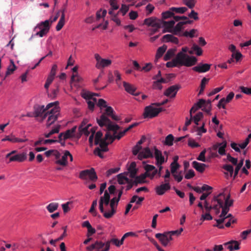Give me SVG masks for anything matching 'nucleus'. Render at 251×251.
I'll use <instances>...</instances> for the list:
<instances>
[{"instance_id":"f257e3e1","label":"nucleus","mask_w":251,"mask_h":251,"mask_svg":"<svg viewBox=\"0 0 251 251\" xmlns=\"http://www.w3.org/2000/svg\"><path fill=\"white\" fill-rule=\"evenodd\" d=\"M108 117H111L113 120L118 121L121 120L120 118L115 114V112L111 106H107L105 112L103 113L96 120L98 124L101 127H105L106 131H112L116 134L117 131L120 129V127L117 124H114L109 119Z\"/></svg>"},{"instance_id":"f03ea898","label":"nucleus","mask_w":251,"mask_h":251,"mask_svg":"<svg viewBox=\"0 0 251 251\" xmlns=\"http://www.w3.org/2000/svg\"><path fill=\"white\" fill-rule=\"evenodd\" d=\"M185 55L181 53H178L176 57L172 61L168 62L166 63V67L168 68H172L177 67V66H185L186 67H191L193 66V64L190 63V60L183 61L182 59Z\"/></svg>"},{"instance_id":"7ed1b4c3","label":"nucleus","mask_w":251,"mask_h":251,"mask_svg":"<svg viewBox=\"0 0 251 251\" xmlns=\"http://www.w3.org/2000/svg\"><path fill=\"white\" fill-rule=\"evenodd\" d=\"M138 123H134L133 124L130 125L127 128H126L124 131L120 132L118 135H116V134L114 133V135H112L110 133V131H106V139H110V143H112L115 139H117L120 140L123 136L125 135L126 132L130 130L132 128L138 125Z\"/></svg>"},{"instance_id":"20e7f679","label":"nucleus","mask_w":251,"mask_h":251,"mask_svg":"<svg viewBox=\"0 0 251 251\" xmlns=\"http://www.w3.org/2000/svg\"><path fill=\"white\" fill-rule=\"evenodd\" d=\"M151 105L146 106L145 108L143 116L144 118H152L158 115L163 110L162 108H154Z\"/></svg>"},{"instance_id":"39448f33","label":"nucleus","mask_w":251,"mask_h":251,"mask_svg":"<svg viewBox=\"0 0 251 251\" xmlns=\"http://www.w3.org/2000/svg\"><path fill=\"white\" fill-rule=\"evenodd\" d=\"M87 177H88L93 182L97 181L98 177L95 169L93 168H91L90 169L85 170L80 172V178L82 179H86Z\"/></svg>"},{"instance_id":"423d86ee","label":"nucleus","mask_w":251,"mask_h":251,"mask_svg":"<svg viewBox=\"0 0 251 251\" xmlns=\"http://www.w3.org/2000/svg\"><path fill=\"white\" fill-rule=\"evenodd\" d=\"M158 169H157L155 166L152 165L147 164L144 166V169L147 172H149L151 175V179H152L155 176V175H157L158 177L161 176V171L163 169L162 165H156Z\"/></svg>"},{"instance_id":"0eeeda50","label":"nucleus","mask_w":251,"mask_h":251,"mask_svg":"<svg viewBox=\"0 0 251 251\" xmlns=\"http://www.w3.org/2000/svg\"><path fill=\"white\" fill-rule=\"evenodd\" d=\"M48 113L49 111H47L44 105L37 104L34 106V116L36 118H41V122L47 117Z\"/></svg>"},{"instance_id":"6e6552de","label":"nucleus","mask_w":251,"mask_h":251,"mask_svg":"<svg viewBox=\"0 0 251 251\" xmlns=\"http://www.w3.org/2000/svg\"><path fill=\"white\" fill-rule=\"evenodd\" d=\"M59 110L56 106L50 109V111L48 113V119L47 121V126L49 127L51 125L53 124L57 119Z\"/></svg>"},{"instance_id":"1a4fd4ad","label":"nucleus","mask_w":251,"mask_h":251,"mask_svg":"<svg viewBox=\"0 0 251 251\" xmlns=\"http://www.w3.org/2000/svg\"><path fill=\"white\" fill-rule=\"evenodd\" d=\"M110 195L107 191H105L104 195L100 198L99 201V209L101 213H103L107 212L104 210L103 205L107 206L110 203Z\"/></svg>"},{"instance_id":"9d476101","label":"nucleus","mask_w":251,"mask_h":251,"mask_svg":"<svg viewBox=\"0 0 251 251\" xmlns=\"http://www.w3.org/2000/svg\"><path fill=\"white\" fill-rule=\"evenodd\" d=\"M118 202L119 201H117L116 197H114L110 200V206L111 208V211H107V212L104 213V217L105 218L109 219L114 215L116 212V208L118 204Z\"/></svg>"},{"instance_id":"9b49d317","label":"nucleus","mask_w":251,"mask_h":251,"mask_svg":"<svg viewBox=\"0 0 251 251\" xmlns=\"http://www.w3.org/2000/svg\"><path fill=\"white\" fill-rule=\"evenodd\" d=\"M110 144V142H105V141H102L100 146V148H97L94 151V153L95 155H98L100 158H103V155L102 152H106L108 151V145Z\"/></svg>"},{"instance_id":"f8f14e48","label":"nucleus","mask_w":251,"mask_h":251,"mask_svg":"<svg viewBox=\"0 0 251 251\" xmlns=\"http://www.w3.org/2000/svg\"><path fill=\"white\" fill-rule=\"evenodd\" d=\"M155 237L158 239L162 245L165 247L167 246L169 242L173 240L172 237L170 236L168 232L164 233H156Z\"/></svg>"},{"instance_id":"ddd939ff","label":"nucleus","mask_w":251,"mask_h":251,"mask_svg":"<svg viewBox=\"0 0 251 251\" xmlns=\"http://www.w3.org/2000/svg\"><path fill=\"white\" fill-rule=\"evenodd\" d=\"M226 141H224L222 143H217L213 145L211 148L208 149V150L217 151V150L218 149V153L221 155H224L226 154L225 149L226 147Z\"/></svg>"},{"instance_id":"4468645a","label":"nucleus","mask_w":251,"mask_h":251,"mask_svg":"<svg viewBox=\"0 0 251 251\" xmlns=\"http://www.w3.org/2000/svg\"><path fill=\"white\" fill-rule=\"evenodd\" d=\"M180 88V86L179 85H172L166 89L164 93V95L167 97L174 98L176 97V95Z\"/></svg>"},{"instance_id":"2eb2a0df","label":"nucleus","mask_w":251,"mask_h":251,"mask_svg":"<svg viewBox=\"0 0 251 251\" xmlns=\"http://www.w3.org/2000/svg\"><path fill=\"white\" fill-rule=\"evenodd\" d=\"M154 155L156 160V165H162L166 161L162 152L155 146L153 147Z\"/></svg>"},{"instance_id":"dca6fc26","label":"nucleus","mask_w":251,"mask_h":251,"mask_svg":"<svg viewBox=\"0 0 251 251\" xmlns=\"http://www.w3.org/2000/svg\"><path fill=\"white\" fill-rule=\"evenodd\" d=\"M27 158V154L26 152H23L18 154L13 155L9 158L8 163L11 162H23Z\"/></svg>"},{"instance_id":"f3484780","label":"nucleus","mask_w":251,"mask_h":251,"mask_svg":"<svg viewBox=\"0 0 251 251\" xmlns=\"http://www.w3.org/2000/svg\"><path fill=\"white\" fill-rule=\"evenodd\" d=\"M210 64L201 63L193 67V70L199 73H203L208 72L210 70Z\"/></svg>"},{"instance_id":"a211bd4d","label":"nucleus","mask_w":251,"mask_h":251,"mask_svg":"<svg viewBox=\"0 0 251 251\" xmlns=\"http://www.w3.org/2000/svg\"><path fill=\"white\" fill-rule=\"evenodd\" d=\"M188 50V48L187 47H183L181 49V51L179 52V53H181L185 55V57H184L182 59L183 61H187V60H190L189 61H190V63L193 64V66L196 64L198 60L196 57L193 56H190L186 54V52H187Z\"/></svg>"},{"instance_id":"6ab92c4d","label":"nucleus","mask_w":251,"mask_h":251,"mask_svg":"<svg viewBox=\"0 0 251 251\" xmlns=\"http://www.w3.org/2000/svg\"><path fill=\"white\" fill-rule=\"evenodd\" d=\"M153 156V153L150 149L149 147H147L139 152L138 158L139 159L142 160L143 158H152Z\"/></svg>"},{"instance_id":"aec40b11","label":"nucleus","mask_w":251,"mask_h":251,"mask_svg":"<svg viewBox=\"0 0 251 251\" xmlns=\"http://www.w3.org/2000/svg\"><path fill=\"white\" fill-rule=\"evenodd\" d=\"M184 23L183 22H178L176 25L171 30H167V31L171 32L173 34L175 35H177L178 36L181 37V31L182 29H183Z\"/></svg>"},{"instance_id":"412c9836","label":"nucleus","mask_w":251,"mask_h":251,"mask_svg":"<svg viewBox=\"0 0 251 251\" xmlns=\"http://www.w3.org/2000/svg\"><path fill=\"white\" fill-rule=\"evenodd\" d=\"M6 141H10L12 143H22L25 142L27 141V139H20L16 137L14 135L11 134L10 135L6 136L5 138L2 139V142H5Z\"/></svg>"},{"instance_id":"4be33fe9","label":"nucleus","mask_w":251,"mask_h":251,"mask_svg":"<svg viewBox=\"0 0 251 251\" xmlns=\"http://www.w3.org/2000/svg\"><path fill=\"white\" fill-rule=\"evenodd\" d=\"M171 189V186H169L167 184H161L155 187V192L158 195H163L165 193Z\"/></svg>"},{"instance_id":"5701e85b","label":"nucleus","mask_w":251,"mask_h":251,"mask_svg":"<svg viewBox=\"0 0 251 251\" xmlns=\"http://www.w3.org/2000/svg\"><path fill=\"white\" fill-rule=\"evenodd\" d=\"M144 24L148 26H151L153 27L160 28L159 23L156 22V19L153 17H150L144 20Z\"/></svg>"},{"instance_id":"b1692460","label":"nucleus","mask_w":251,"mask_h":251,"mask_svg":"<svg viewBox=\"0 0 251 251\" xmlns=\"http://www.w3.org/2000/svg\"><path fill=\"white\" fill-rule=\"evenodd\" d=\"M96 243L97 251H108L109 250V244L107 241L105 243L101 241H96Z\"/></svg>"},{"instance_id":"393cba45","label":"nucleus","mask_w":251,"mask_h":251,"mask_svg":"<svg viewBox=\"0 0 251 251\" xmlns=\"http://www.w3.org/2000/svg\"><path fill=\"white\" fill-rule=\"evenodd\" d=\"M224 245L225 246H227V249H229L230 251L238 250L240 249V243L235 240H231L228 242L225 243Z\"/></svg>"},{"instance_id":"a878e982","label":"nucleus","mask_w":251,"mask_h":251,"mask_svg":"<svg viewBox=\"0 0 251 251\" xmlns=\"http://www.w3.org/2000/svg\"><path fill=\"white\" fill-rule=\"evenodd\" d=\"M162 41L163 42H171L176 44L179 43L178 39L174 36V34H166L163 36Z\"/></svg>"},{"instance_id":"bb28decb","label":"nucleus","mask_w":251,"mask_h":251,"mask_svg":"<svg viewBox=\"0 0 251 251\" xmlns=\"http://www.w3.org/2000/svg\"><path fill=\"white\" fill-rule=\"evenodd\" d=\"M68 155H70V151H65L64 152V155L62 156L60 159H58L56 161V164L63 166H67L68 164L67 158L68 157Z\"/></svg>"},{"instance_id":"cd10ccee","label":"nucleus","mask_w":251,"mask_h":251,"mask_svg":"<svg viewBox=\"0 0 251 251\" xmlns=\"http://www.w3.org/2000/svg\"><path fill=\"white\" fill-rule=\"evenodd\" d=\"M192 166L198 172L202 173L204 171L206 167H207V166L205 164L199 163L196 161H194L192 162Z\"/></svg>"},{"instance_id":"c85d7f7f","label":"nucleus","mask_w":251,"mask_h":251,"mask_svg":"<svg viewBox=\"0 0 251 251\" xmlns=\"http://www.w3.org/2000/svg\"><path fill=\"white\" fill-rule=\"evenodd\" d=\"M102 133L100 131H99L96 133L95 139V145H100V143L103 140L105 141V142H107V140H109L110 141V139H106V134L105 135L104 138L102 139Z\"/></svg>"},{"instance_id":"c756f323","label":"nucleus","mask_w":251,"mask_h":251,"mask_svg":"<svg viewBox=\"0 0 251 251\" xmlns=\"http://www.w3.org/2000/svg\"><path fill=\"white\" fill-rule=\"evenodd\" d=\"M56 142H57V140H54V139L44 140L43 138H39V140L35 142L34 146L41 145L43 144H52V143H54Z\"/></svg>"},{"instance_id":"7c9ffc66","label":"nucleus","mask_w":251,"mask_h":251,"mask_svg":"<svg viewBox=\"0 0 251 251\" xmlns=\"http://www.w3.org/2000/svg\"><path fill=\"white\" fill-rule=\"evenodd\" d=\"M78 67L77 66H75L72 69V71L73 72L74 74L72 75L71 76V82L72 83L73 82H79L81 80V77L78 75L77 71L78 70Z\"/></svg>"},{"instance_id":"2f4dec72","label":"nucleus","mask_w":251,"mask_h":251,"mask_svg":"<svg viewBox=\"0 0 251 251\" xmlns=\"http://www.w3.org/2000/svg\"><path fill=\"white\" fill-rule=\"evenodd\" d=\"M125 174L127 175V173H121L117 176V180L119 184L123 185L129 182V179L125 176Z\"/></svg>"},{"instance_id":"473e14b6","label":"nucleus","mask_w":251,"mask_h":251,"mask_svg":"<svg viewBox=\"0 0 251 251\" xmlns=\"http://www.w3.org/2000/svg\"><path fill=\"white\" fill-rule=\"evenodd\" d=\"M136 167V163L134 162H133L130 164L128 168V173H129V176L131 178H134L135 177V176H136L137 169Z\"/></svg>"},{"instance_id":"72a5a7b5","label":"nucleus","mask_w":251,"mask_h":251,"mask_svg":"<svg viewBox=\"0 0 251 251\" xmlns=\"http://www.w3.org/2000/svg\"><path fill=\"white\" fill-rule=\"evenodd\" d=\"M147 177H149L150 178H151V175L149 172H147V171H146V172L145 173L142 174L139 176H135V177H134L133 178H136L137 181L141 184L145 182V179Z\"/></svg>"},{"instance_id":"f704fd0d","label":"nucleus","mask_w":251,"mask_h":251,"mask_svg":"<svg viewBox=\"0 0 251 251\" xmlns=\"http://www.w3.org/2000/svg\"><path fill=\"white\" fill-rule=\"evenodd\" d=\"M111 60L110 59H102L100 63H97L96 67L98 69H100L109 66L111 64Z\"/></svg>"},{"instance_id":"c9c22d12","label":"nucleus","mask_w":251,"mask_h":251,"mask_svg":"<svg viewBox=\"0 0 251 251\" xmlns=\"http://www.w3.org/2000/svg\"><path fill=\"white\" fill-rule=\"evenodd\" d=\"M123 85L125 90L130 94H134V92L136 90V88L135 86L125 81L123 82Z\"/></svg>"},{"instance_id":"e433bc0d","label":"nucleus","mask_w":251,"mask_h":251,"mask_svg":"<svg viewBox=\"0 0 251 251\" xmlns=\"http://www.w3.org/2000/svg\"><path fill=\"white\" fill-rule=\"evenodd\" d=\"M167 49V46L165 45H163L157 49L155 59V62L157 61L158 58H160L163 55Z\"/></svg>"},{"instance_id":"4c0bfd02","label":"nucleus","mask_w":251,"mask_h":251,"mask_svg":"<svg viewBox=\"0 0 251 251\" xmlns=\"http://www.w3.org/2000/svg\"><path fill=\"white\" fill-rule=\"evenodd\" d=\"M76 126H74L71 129L67 130L64 133V140L73 137L75 132Z\"/></svg>"},{"instance_id":"58836bf2","label":"nucleus","mask_w":251,"mask_h":251,"mask_svg":"<svg viewBox=\"0 0 251 251\" xmlns=\"http://www.w3.org/2000/svg\"><path fill=\"white\" fill-rule=\"evenodd\" d=\"M10 65L8 66L6 72V76H8L12 74L16 69V66L14 64V61L12 59L10 60Z\"/></svg>"},{"instance_id":"ea45409f","label":"nucleus","mask_w":251,"mask_h":251,"mask_svg":"<svg viewBox=\"0 0 251 251\" xmlns=\"http://www.w3.org/2000/svg\"><path fill=\"white\" fill-rule=\"evenodd\" d=\"M176 51V48H173L168 50L164 56V60L168 61L170 60L175 55Z\"/></svg>"},{"instance_id":"a19ab883","label":"nucleus","mask_w":251,"mask_h":251,"mask_svg":"<svg viewBox=\"0 0 251 251\" xmlns=\"http://www.w3.org/2000/svg\"><path fill=\"white\" fill-rule=\"evenodd\" d=\"M175 22L174 20H171L170 21H164L163 22V25L165 26V29L163 30V32H167V30L172 29L174 27Z\"/></svg>"},{"instance_id":"79ce46f5","label":"nucleus","mask_w":251,"mask_h":251,"mask_svg":"<svg viewBox=\"0 0 251 251\" xmlns=\"http://www.w3.org/2000/svg\"><path fill=\"white\" fill-rule=\"evenodd\" d=\"M46 25L49 28V30L50 28V20H46L44 22H42L40 24H39L36 27L35 29H39L41 30L42 29H46Z\"/></svg>"},{"instance_id":"37998d69","label":"nucleus","mask_w":251,"mask_h":251,"mask_svg":"<svg viewBox=\"0 0 251 251\" xmlns=\"http://www.w3.org/2000/svg\"><path fill=\"white\" fill-rule=\"evenodd\" d=\"M65 16L63 14H61V17L58 22V24L56 26V30L59 31L61 29L65 24Z\"/></svg>"},{"instance_id":"c03bdc74","label":"nucleus","mask_w":251,"mask_h":251,"mask_svg":"<svg viewBox=\"0 0 251 251\" xmlns=\"http://www.w3.org/2000/svg\"><path fill=\"white\" fill-rule=\"evenodd\" d=\"M59 204L57 202H51L47 206V209L50 213H52L57 209Z\"/></svg>"},{"instance_id":"a18cd8bd","label":"nucleus","mask_w":251,"mask_h":251,"mask_svg":"<svg viewBox=\"0 0 251 251\" xmlns=\"http://www.w3.org/2000/svg\"><path fill=\"white\" fill-rule=\"evenodd\" d=\"M244 163V159H242L238 163H237L235 171L234 172L233 178L235 179L237 176L238 172L241 167L243 166Z\"/></svg>"},{"instance_id":"49530a36","label":"nucleus","mask_w":251,"mask_h":251,"mask_svg":"<svg viewBox=\"0 0 251 251\" xmlns=\"http://www.w3.org/2000/svg\"><path fill=\"white\" fill-rule=\"evenodd\" d=\"M173 141L175 142V139L172 134H169L165 138L164 144L166 145L171 146L173 145Z\"/></svg>"},{"instance_id":"de8ad7c7","label":"nucleus","mask_w":251,"mask_h":251,"mask_svg":"<svg viewBox=\"0 0 251 251\" xmlns=\"http://www.w3.org/2000/svg\"><path fill=\"white\" fill-rule=\"evenodd\" d=\"M209 80V78H206V77H203L202 79L201 82L200 90L199 93V95L203 93L205 87V85L208 82Z\"/></svg>"},{"instance_id":"09e8293b","label":"nucleus","mask_w":251,"mask_h":251,"mask_svg":"<svg viewBox=\"0 0 251 251\" xmlns=\"http://www.w3.org/2000/svg\"><path fill=\"white\" fill-rule=\"evenodd\" d=\"M171 10L174 12V13H180L183 14L185 13L187 10V8L185 7H172L171 8Z\"/></svg>"},{"instance_id":"8fccbe9b","label":"nucleus","mask_w":251,"mask_h":251,"mask_svg":"<svg viewBox=\"0 0 251 251\" xmlns=\"http://www.w3.org/2000/svg\"><path fill=\"white\" fill-rule=\"evenodd\" d=\"M203 113L201 112H198L195 116L193 117V120L196 126L199 125V122L203 118Z\"/></svg>"},{"instance_id":"3c124183","label":"nucleus","mask_w":251,"mask_h":251,"mask_svg":"<svg viewBox=\"0 0 251 251\" xmlns=\"http://www.w3.org/2000/svg\"><path fill=\"white\" fill-rule=\"evenodd\" d=\"M223 168L229 173L230 177L232 176L234 169L232 165L230 164H225L223 165Z\"/></svg>"},{"instance_id":"603ef678","label":"nucleus","mask_w":251,"mask_h":251,"mask_svg":"<svg viewBox=\"0 0 251 251\" xmlns=\"http://www.w3.org/2000/svg\"><path fill=\"white\" fill-rule=\"evenodd\" d=\"M99 96V95L98 94L92 93L89 92H86L82 94V97L86 99V100H91V99H94V96Z\"/></svg>"},{"instance_id":"864d4df0","label":"nucleus","mask_w":251,"mask_h":251,"mask_svg":"<svg viewBox=\"0 0 251 251\" xmlns=\"http://www.w3.org/2000/svg\"><path fill=\"white\" fill-rule=\"evenodd\" d=\"M162 15L163 19H166L172 17H173L174 15V13L173 11L171 10L170 8L169 10L163 12L162 13Z\"/></svg>"},{"instance_id":"5fc2aeb1","label":"nucleus","mask_w":251,"mask_h":251,"mask_svg":"<svg viewBox=\"0 0 251 251\" xmlns=\"http://www.w3.org/2000/svg\"><path fill=\"white\" fill-rule=\"evenodd\" d=\"M171 167V172L172 175L176 174V171L180 167V165L178 163H172L170 165Z\"/></svg>"},{"instance_id":"6e6d98bb","label":"nucleus","mask_w":251,"mask_h":251,"mask_svg":"<svg viewBox=\"0 0 251 251\" xmlns=\"http://www.w3.org/2000/svg\"><path fill=\"white\" fill-rule=\"evenodd\" d=\"M91 126V125L90 124H89L87 125L86 126H85L83 128H82V127H79L78 130L80 132H82V134H84L85 135L88 136L90 134V131L88 129Z\"/></svg>"},{"instance_id":"4d7b16f0","label":"nucleus","mask_w":251,"mask_h":251,"mask_svg":"<svg viewBox=\"0 0 251 251\" xmlns=\"http://www.w3.org/2000/svg\"><path fill=\"white\" fill-rule=\"evenodd\" d=\"M87 104L88 106V108L91 110H93L95 107V103L97 101L96 98L91 99V100H88Z\"/></svg>"},{"instance_id":"13d9d810","label":"nucleus","mask_w":251,"mask_h":251,"mask_svg":"<svg viewBox=\"0 0 251 251\" xmlns=\"http://www.w3.org/2000/svg\"><path fill=\"white\" fill-rule=\"evenodd\" d=\"M183 2L189 8H193L195 5V0H183Z\"/></svg>"},{"instance_id":"bf43d9fd","label":"nucleus","mask_w":251,"mask_h":251,"mask_svg":"<svg viewBox=\"0 0 251 251\" xmlns=\"http://www.w3.org/2000/svg\"><path fill=\"white\" fill-rule=\"evenodd\" d=\"M46 29H42L39 31L37 32L35 35L39 36L40 37H43L45 35H46L49 32V28L46 25Z\"/></svg>"},{"instance_id":"052dcab7","label":"nucleus","mask_w":251,"mask_h":251,"mask_svg":"<svg viewBox=\"0 0 251 251\" xmlns=\"http://www.w3.org/2000/svg\"><path fill=\"white\" fill-rule=\"evenodd\" d=\"M72 204V202L68 201L65 203H63L62 204V207L64 213H66L69 212L70 210V208L69 207V205Z\"/></svg>"},{"instance_id":"680f3d73","label":"nucleus","mask_w":251,"mask_h":251,"mask_svg":"<svg viewBox=\"0 0 251 251\" xmlns=\"http://www.w3.org/2000/svg\"><path fill=\"white\" fill-rule=\"evenodd\" d=\"M205 123H203L202 126L201 127H197V130L198 131L197 134L201 136L202 133H205L206 132V129L204 128Z\"/></svg>"},{"instance_id":"e2e57ef3","label":"nucleus","mask_w":251,"mask_h":251,"mask_svg":"<svg viewBox=\"0 0 251 251\" xmlns=\"http://www.w3.org/2000/svg\"><path fill=\"white\" fill-rule=\"evenodd\" d=\"M193 50L196 51V54L198 56H200L202 53V50L201 48H200L197 45L194 44L192 47Z\"/></svg>"},{"instance_id":"0e129e2a","label":"nucleus","mask_w":251,"mask_h":251,"mask_svg":"<svg viewBox=\"0 0 251 251\" xmlns=\"http://www.w3.org/2000/svg\"><path fill=\"white\" fill-rule=\"evenodd\" d=\"M206 153V150H203L199 154V156L197 158V159L201 161L202 162H205L206 159L205 157V154Z\"/></svg>"},{"instance_id":"69168bd1","label":"nucleus","mask_w":251,"mask_h":251,"mask_svg":"<svg viewBox=\"0 0 251 251\" xmlns=\"http://www.w3.org/2000/svg\"><path fill=\"white\" fill-rule=\"evenodd\" d=\"M119 170L120 168L119 167L110 169L106 172V176L109 177L112 174L117 173Z\"/></svg>"},{"instance_id":"338daca9","label":"nucleus","mask_w":251,"mask_h":251,"mask_svg":"<svg viewBox=\"0 0 251 251\" xmlns=\"http://www.w3.org/2000/svg\"><path fill=\"white\" fill-rule=\"evenodd\" d=\"M239 88L241 92L247 95H251V88L240 86Z\"/></svg>"},{"instance_id":"774afa93","label":"nucleus","mask_w":251,"mask_h":251,"mask_svg":"<svg viewBox=\"0 0 251 251\" xmlns=\"http://www.w3.org/2000/svg\"><path fill=\"white\" fill-rule=\"evenodd\" d=\"M226 157L227 160L231 162L233 165H237V163H238L237 159L232 157L230 154H227L226 155Z\"/></svg>"}]
</instances>
